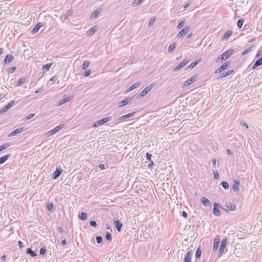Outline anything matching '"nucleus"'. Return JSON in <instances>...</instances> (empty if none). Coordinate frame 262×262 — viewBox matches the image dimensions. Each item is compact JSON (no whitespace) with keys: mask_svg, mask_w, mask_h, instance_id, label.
Segmentation results:
<instances>
[{"mask_svg":"<svg viewBox=\"0 0 262 262\" xmlns=\"http://www.w3.org/2000/svg\"><path fill=\"white\" fill-rule=\"evenodd\" d=\"M64 126V125L63 124H59V125L57 126L52 130L48 132L46 134V137H49L54 135L58 131H59L60 129H61L62 128H63Z\"/></svg>","mask_w":262,"mask_h":262,"instance_id":"obj_1","label":"nucleus"},{"mask_svg":"<svg viewBox=\"0 0 262 262\" xmlns=\"http://www.w3.org/2000/svg\"><path fill=\"white\" fill-rule=\"evenodd\" d=\"M233 53V50L231 49L228 50L223 54H222L219 57V60L221 61L225 60L228 59Z\"/></svg>","mask_w":262,"mask_h":262,"instance_id":"obj_2","label":"nucleus"},{"mask_svg":"<svg viewBox=\"0 0 262 262\" xmlns=\"http://www.w3.org/2000/svg\"><path fill=\"white\" fill-rule=\"evenodd\" d=\"M221 205L217 203H214L213 204V214L216 216H220L221 215V212L219 210L220 208H221Z\"/></svg>","mask_w":262,"mask_h":262,"instance_id":"obj_3","label":"nucleus"},{"mask_svg":"<svg viewBox=\"0 0 262 262\" xmlns=\"http://www.w3.org/2000/svg\"><path fill=\"white\" fill-rule=\"evenodd\" d=\"M196 79H197L196 75H194V76H192L191 78H190L189 79H188L187 80H186L184 82V83L183 84V87L186 88V87L188 86L194 82L196 80Z\"/></svg>","mask_w":262,"mask_h":262,"instance_id":"obj_4","label":"nucleus"},{"mask_svg":"<svg viewBox=\"0 0 262 262\" xmlns=\"http://www.w3.org/2000/svg\"><path fill=\"white\" fill-rule=\"evenodd\" d=\"M229 64V62L227 61L225 62L222 66L219 67L215 71V73H221L222 72H223L224 70L226 69L228 65Z\"/></svg>","mask_w":262,"mask_h":262,"instance_id":"obj_5","label":"nucleus"},{"mask_svg":"<svg viewBox=\"0 0 262 262\" xmlns=\"http://www.w3.org/2000/svg\"><path fill=\"white\" fill-rule=\"evenodd\" d=\"M227 244V239H223L221 242V244L220 246V248L219 250V253L220 255H221L224 252L225 248Z\"/></svg>","mask_w":262,"mask_h":262,"instance_id":"obj_6","label":"nucleus"},{"mask_svg":"<svg viewBox=\"0 0 262 262\" xmlns=\"http://www.w3.org/2000/svg\"><path fill=\"white\" fill-rule=\"evenodd\" d=\"M154 87V84H151L146 86L141 93L140 95L142 97L146 95Z\"/></svg>","mask_w":262,"mask_h":262,"instance_id":"obj_7","label":"nucleus"},{"mask_svg":"<svg viewBox=\"0 0 262 262\" xmlns=\"http://www.w3.org/2000/svg\"><path fill=\"white\" fill-rule=\"evenodd\" d=\"M220 243V238L219 236H217L215 237L213 243V251H216L219 246Z\"/></svg>","mask_w":262,"mask_h":262,"instance_id":"obj_8","label":"nucleus"},{"mask_svg":"<svg viewBox=\"0 0 262 262\" xmlns=\"http://www.w3.org/2000/svg\"><path fill=\"white\" fill-rule=\"evenodd\" d=\"M132 99V98L127 97L126 99H124L123 100L120 101L118 103V107H121L127 104H128Z\"/></svg>","mask_w":262,"mask_h":262,"instance_id":"obj_9","label":"nucleus"},{"mask_svg":"<svg viewBox=\"0 0 262 262\" xmlns=\"http://www.w3.org/2000/svg\"><path fill=\"white\" fill-rule=\"evenodd\" d=\"M189 30L188 27L184 28L177 35L178 38H181L183 37L184 35L186 34Z\"/></svg>","mask_w":262,"mask_h":262,"instance_id":"obj_10","label":"nucleus"},{"mask_svg":"<svg viewBox=\"0 0 262 262\" xmlns=\"http://www.w3.org/2000/svg\"><path fill=\"white\" fill-rule=\"evenodd\" d=\"M43 26V24L42 23H38L37 24L34 28L32 30L31 32L32 34L36 33L41 27Z\"/></svg>","mask_w":262,"mask_h":262,"instance_id":"obj_11","label":"nucleus"},{"mask_svg":"<svg viewBox=\"0 0 262 262\" xmlns=\"http://www.w3.org/2000/svg\"><path fill=\"white\" fill-rule=\"evenodd\" d=\"M193 255L192 251L188 252L184 257V262H191V258Z\"/></svg>","mask_w":262,"mask_h":262,"instance_id":"obj_12","label":"nucleus"},{"mask_svg":"<svg viewBox=\"0 0 262 262\" xmlns=\"http://www.w3.org/2000/svg\"><path fill=\"white\" fill-rule=\"evenodd\" d=\"M14 103L13 100L10 101L8 104H7L1 110V113H4L7 111Z\"/></svg>","mask_w":262,"mask_h":262,"instance_id":"obj_13","label":"nucleus"},{"mask_svg":"<svg viewBox=\"0 0 262 262\" xmlns=\"http://www.w3.org/2000/svg\"><path fill=\"white\" fill-rule=\"evenodd\" d=\"M201 202L202 203L204 206L206 207L210 206L211 205V202L205 197H203L201 199Z\"/></svg>","mask_w":262,"mask_h":262,"instance_id":"obj_14","label":"nucleus"},{"mask_svg":"<svg viewBox=\"0 0 262 262\" xmlns=\"http://www.w3.org/2000/svg\"><path fill=\"white\" fill-rule=\"evenodd\" d=\"M23 130V127L17 128L15 129V130H13L12 132H11L9 134L8 136L12 137V136H15L17 134L21 133Z\"/></svg>","mask_w":262,"mask_h":262,"instance_id":"obj_15","label":"nucleus"},{"mask_svg":"<svg viewBox=\"0 0 262 262\" xmlns=\"http://www.w3.org/2000/svg\"><path fill=\"white\" fill-rule=\"evenodd\" d=\"M62 170L60 168H57L55 170V171L53 176V178L54 179H57L59 177L62 173Z\"/></svg>","mask_w":262,"mask_h":262,"instance_id":"obj_16","label":"nucleus"},{"mask_svg":"<svg viewBox=\"0 0 262 262\" xmlns=\"http://www.w3.org/2000/svg\"><path fill=\"white\" fill-rule=\"evenodd\" d=\"M115 227L118 232H120L122 227V224L118 220H115L114 221Z\"/></svg>","mask_w":262,"mask_h":262,"instance_id":"obj_17","label":"nucleus"},{"mask_svg":"<svg viewBox=\"0 0 262 262\" xmlns=\"http://www.w3.org/2000/svg\"><path fill=\"white\" fill-rule=\"evenodd\" d=\"M14 58V57L11 54H8L4 60V62L5 64L9 63Z\"/></svg>","mask_w":262,"mask_h":262,"instance_id":"obj_18","label":"nucleus"},{"mask_svg":"<svg viewBox=\"0 0 262 262\" xmlns=\"http://www.w3.org/2000/svg\"><path fill=\"white\" fill-rule=\"evenodd\" d=\"M135 114V112H132V113H128L127 114H126L125 115H123L120 117H119L118 119V120H119V121H122L123 120H124L126 118H128L130 117H132Z\"/></svg>","mask_w":262,"mask_h":262,"instance_id":"obj_19","label":"nucleus"},{"mask_svg":"<svg viewBox=\"0 0 262 262\" xmlns=\"http://www.w3.org/2000/svg\"><path fill=\"white\" fill-rule=\"evenodd\" d=\"M101 9L97 8L91 14V18H95L97 17L99 14L101 12Z\"/></svg>","mask_w":262,"mask_h":262,"instance_id":"obj_20","label":"nucleus"},{"mask_svg":"<svg viewBox=\"0 0 262 262\" xmlns=\"http://www.w3.org/2000/svg\"><path fill=\"white\" fill-rule=\"evenodd\" d=\"M111 120V117H106L103 118L100 120L97 121V124L101 125L102 124L107 122L108 121Z\"/></svg>","mask_w":262,"mask_h":262,"instance_id":"obj_21","label":"nucleus"},{"mask_svg":"<svg viewBox=\"0 0 262 262\" xmlns=\"http://www.w3.org/2000/svg\"><path fill=\"white\" fill-rule=\"evenodd\" d=\"M140 82H137L134 83L131 86H130L126 91V92H130L131 91L136 89L140 85Z\"/></svg>","mask_w":262,"mask_h":262,"instance_id":"obj_22","label":"nucleus"},{"mask_svg":"<svg viewBox=\"0 0 262 262\" xmlns=\"http://www.w3.org/2000/svg\"><path fill=\"white\" fill-rule=\"evenodd\" d=\"M261 65H262V56L255 61L253 65V69H256Z\"/></svg>","mask_w":262,"mask_h":262,"instance_id":"obj_23","label":"nucleus"},{"mask_svg":"<svg viewBox=\"0 0 262 262\" xmlns=\"http://www.w3.org/2000/svg\"><path fill=\"white\" fill-rule=\"evenodd\" d=\"M10 154L5 155L0 158V164L4 163L10 157Z\"/></svg>","mask_w":262,"mask_h":262,"instance_id":"obj_24","label":"nucleus"},{"mask_svg":"<svg viewBox=\"0 0 262 262\" xmlns=\"http://www.w3.org/2000/svg\"><path fill=\"white\" fill-rule=\"evenodd\" d=\"M226 207L231 211L235 210L236 209V205L233 203H229L226 205Z\"/></svg>","mask_w":262,"mask_h":262,"instance_id":"obj_25","label":"nucleus"},{"mask_svg":"<svg viewBox=\"0 0 262 262\" xmlns=\"http://www.w3.org/2000/svg\"><path fill=\"white\" fill-rule=\"evenodd\" d=\"M233 72V70H230L226 72L223 73L220 75L219 78H223L224 77H226L227 76L229 75L230 74H232Z\"/></svg>","mask_w":262,"mask_h":262,"instance_id":"obj_26","label":"nucleus"},{"mask_svg":"<svg viewBox=\"0 0 262 262\" xmlns=\"http://www.w3.org/2000/svg\"><path fill=\"white\" fill-rule=\"evenodd\" d=\"M27 254H30L32 257H35L37 255L36 253L32 250L31 248H29L26 250Z\"/></svg>","mask_w":262,"mask_h":262,"instance_id":"obj_27","label":"nucleus"},{"mask_svg":"<svg viewBox=\"0 0 262 262\" xmlns=\"http://www.w3.org/2000/svg\"><path fill=\"white\" fill-rule=\"evenodd\" d=\"M199 60L192 62L188 66L186 67V70H187L189 69H192L194 68L196 66V64L199 63Z\"/></svg>","mask_w":262,"mask_h":262,"instance_id":"obj_28","label":"nucleus"},{"mask_svg":"<svg viewBox=\"0 0 262 262\" xmlns=\"http://www.w3.org/2000/svg\"><path fill=\"white\" fill-rule=\"evenodd\" d=\"M71 100L70 97H66L60 101V102L58 103V105H61L63 104L67 103V102Z\"/></svg>","mask_w":262,"mask_h":262,"instance_id":"obj_29","label":"nucleus"},{"mask_svg":"<svg viewBox=\"0 0 262 262\" xmlns=\"http://www.w3.org/2000/svg\"><path fill=\"white\" fill-rule=\"evenodd\" d=\"M26 80V78H24V77H23V78L19 79L18 80V82H17V84H16L17 86H19L21 85H22L25 82Z\"/></svg>","mask_w":262,"mask_h":262,"instance_id":"obj_30","label":"nucleus"},{"mask_svg":"<svg viewBox=\"0 0 262 262\" xmlns=\"http://www.w3.org/2000/svg\"><path fill=\"white\" fill-rule=\"evenodd\" d=\"M78 217L82 221L85 220L87 219V214L85 212H81L78 215Z\"/></svg>","mask_w":262,"mask_h":262,"instance_id":"obj_31","label":"nucleus"},{"mask_svg":"<svg viewBox=\"0 0 262 262\" xmlns=\"http://www.w3.org/2000/svg\"><path fill=\"white\" fill-rule=\"evenodd\" d=\"M201 256V248L199 247L197 248L195 254V257L196 259H199Z\"/></svg>","mask_w":262,"mask_h":262,"instance_id":"obj_32","label":"nucleus"},{"mask_svg":"<svg viewBox=\"0 0 262 262\" xmlns=\"http://www.w3.org/2000/svg\"><path fill=\"white\" fill-rule=\"evenodd\" d=\"M143 0H134L132 4L133 7H136L140 5Z\"/></svg>","mask_w":262,"mask_h":262,"instance_id":"obj_33","label":"nucleus"},{"mask_svg":"<svg viewBox=\"0 0 262 262\" xmlns=\"http://www.w3.org/2000/svg\"><path fill=\"white\" fill-rule=\"evenodd\" d=\"M232 34V32L231 31H227L223 36V39H227Z\"/></svg>","mask_w":262,"mask_h":262,"instance_id":"obj_34","label":"nucleus"},{"mask_svg":"<svg viewBox=\"0 0 262 262\" xmlns=\"http://www.w3.org/2000/svg\"><path fill=\"white\" fill-rule=\"evenodd\" d=\"M53 64V63H47L46 64H45L42 67V69L45 70L46 71H48L50 69L51 66Z\"/></svg>","mask_w":262,"mask_h":262,"instance_id":"obj_35","label":"nucleus"},{"mask_svg":"<svg viewBox=\"0 0 262 262\" xmlns=\"http://www.w3.org/2000/svg\"><path fill=\"white\" fill-rule=\"evenodd\" d=\"M176 43H171L168 47V52H172L174 49L176 48Z\"/></svg>","mask_w":262,"mask_h":262,"instance_id":"obj_36","label":"nucleus"},{"mask_svg":"<svg viewBox=\"0 0 262 262\" xmlns=\"http://www.w3.org/2000/svg\"><path fill=\"white\" fill-rule=\"evenodd\" d=\"M96 31V27L94 26L88 32V35H92L95 33V32Z\"/></svg>","mask_w":262,"mask_h":262,"instance_id":"obj_37","label":"nucleus"},{"mask_svg":"<svg viewBox=\"0 0 262 262\" xmlns=\"http://www.w3.org/2000/svg\"><path fill=\"white\" fill-rule=\"evenodd\" d=\"M253 50V48L251 47H250V48H248L247 49H246V50H245L243 52H242V55H245L246 54H247V53L251 52Z\"/></svg>","mask_w":262,"mask_h":262,"instance_id":"obj_38","label":"nucleus"},{"mask_svg":"<svg viewBox=\"0 0 262 262\" xmlns=\"http://www.w3.org/2000/svg\"><path fill=\"white\" fill-rule=\"evenodd\" d=\"M10 146V144L8 143H6L5 144H3L1 146H0V151H2L7 148H8Z\"/></svg>","mask_w":262,"mask_h":262,"instance_id":"obj_39","label":"nucleus"},{"mask_svg":"<svg viewBox=\"0 0 262 262\" xmlns=\"http://www.w3.org/2000/svg\"><path fill=\"white\" fill-rule=\"evenodd\" d=\"M221 185L225 189H228L229 187L228 183L226 181L222 182Z\"/></svg>","mask_w":262,"mask_h":262,"instance_id":"obj_40","label":"nucleus"},{"mask_svg":"<svg viewBox=\"0 0 262 262\" xmlns=\"http://www.w3.org/2000/svg\"><path fill=\"white\" fill-rule=\"evenodd\" d=\"M89 63L90 62L88 61H84L82 64V69L83 70L86 69L89 67Z\"/></svg>","mask_w":262,"mask_h":262,"instance_id":"obj_41","label":"nucleus"},{"mask_svg":"<svg viewBox=\"0 0 262 262\" xmlns=\"http://www.w3.org/2000/svg\"><path fill=\"white\" fill-rule=\"evenodd\" d=\"M184 67L182 62H181L178 66H177L176 68H174L173 71L177 72L179 71L182 67Z\"/></svg>","mask_w":262,"mask_h":262,"instance_id":"obj_42","label":"nucleus"},{"mask_svg":"<svg viewBox=\"0 0 262 262\" xmlns=\"http://www.w3.org/2000/svg\"><path fill=\"white\" fill-rule=\"evenodd\" d=\"M243 23L244 20L243 19H240L238 20L237 25L239 28H241L243 25Z\"/></svg>","mask_w":262,"mask_h":262,"instance_id":"obj_43","label":"nucleus"},{"mask_svg":"<svg viewBox=\"0 0 262 262\" xmlns=\"http://www.w3.org/2000/svg\"><path fill=\"white\" fill-rule=\"evenodd\" d=\"M185 20H181L178 24V25L177 26V28L178 29H181V28H182L185 24Z\"/></svg>","mask_w":262,"mask_h":262,"instance_id":"obj_44","label":"nucleus"},{"mask_svg":"<svg viewBox=\"0 0 262 262\" xmlns=\"http://www.w3.org/2000/svg\"><path fill=\"white\" fill-rule=\"evenodd\" d=\"M47 208H48V210L50 212H52L53 211V209H54L53 204L52 203L48 204L47 205Z\"/></svg>","mask_w":262,"mask_h":262,"instance_id":"obj_45","label":"nucleus"},{"mask_svg":"<svg viewBox=\"0 0 262 262\" xmlns=\"http://www.w3.org/2000/svg\"><path fill=\"white\" fill-rule=\"evenodd\" d=\"M105 238L107 241H112V235L110 232H106V235H105Z\"/></svg>","mask_w":262,"mask_h":262,"instance_id":"obj_46","label":"nucleus"},{"mask_svg":"<svg viewBox=\"0 0 262 262\" xmlns=\"http://www.w3.org/2000/svg\"><path fill=\"white\" fill-rule=\"evenodd\" d=\"M46 252V248L44 247H42L40 249V251H39V254L40 255H43Z\"/></svg>","mask_w":262,"mask_h":262,"instance_id":"obj_47","label":"nucleus"},{"mask_svg":"<svg viewBox=\"0 0 262 262\" xmlns=\"http://www.w3.org/2000/svg\"><path fill=\"white\" fill-rule=\"evenodd\" d=\"M96 242L98 244L101 243L102 242V237L101 236H97Z\"/></svg>","mask_w":262,"mask_h":262,"instance_id":"obj_48","label":"nucleus"},{"mask_svg":"<svg viewBox=\"0 0 262 262\" xmlns=\"http://www.w3.org/2000/svg\"><path fill=\"white\" fill-rule=\"evenodd\" d=\"M35 116V114H30L25 117V120H27L33 118Z\"/></svg>","mask_w":262,"mask_h":262,"instance_id":"obj_49","label":"nucleus"},{"mask_svg":"<svg viewBox=\"0 0 262 262\" xmlns=\"http://www.w3.org/2000/svg\"><path fill=\"white\" fill-rule=\"evenodd\" d=\"M232 189L234 191H239V188L238 187V185L236 184H233L232 186Z\"/></svg>","mask_w":262,"mask_h":262,"instance_id":"obj_50","label":"nucleus"},{"mask_svg":"<svg viewBox=\"0 0 262 262\" xmlns=\"http://www.w3.org/2000/svg\"><path fill=\"white\" fill-rule=\"evenodd\" d=\"M146 157L147 160H148L149 161L152 160H151V157H152L151 154H149L148 152H147L146 154Z\"/></svg>","mask_w":262,"mask_h":262,"instance_id":"obj_51","label":"nucleus"},{"mask_svg":"<svg viewBox=\"0 0 262 262\" xmlns=\"http://www.w3.org/2000/svg\"><path fill=\"white\" fill-rule=\"evenodd\" d=\"M90 74H91L90 70H86L84 72V73L83 74V76L88 77L90 75Z\"/></svg>","mask_w":262,"mask_h":262,"instance_id":"obj_52","label":"nucleus"},{"mask_svg":"<svg viewBox=\"0 0 262 262\" xmlns=\"http://www.w3.org/2000/svg\"><path fill=\"white\" fill-rule=\"evenodd\" d=\"M240 124H241V125H242L243 126H244V127H246L247 128H248V124H247V123H246V122H245V121H240Z\"/></svg>","mask_w":262,"mask_h":262,"instance_id":"obj_53","label":"nucleus"},{"mask_svg":"<svg viewBox=\"0 0 262 262\" xmlns=\"http://www.w3.org/2000/svg\"><path fill=\"white\" fill-rule=\"evenodd\" d=\"M16 70V67L15 66H13V67H11L9 70V73H13L14 72V71H15Z\"/></svg>","mask_w":262,"mask_h":262,"instance_id":"obj_54","label":"nucleus"},{"mask_svg":"<svg viewBox=\"0 0 262 262\" xmlns=\"http://www.w3.org/2000/svg\"><path fill=\"white\" fill-rule=\"evenodd\" d=\"M155 19H156L155 18H153V17L151 18L149 22L148 26H151L154 24V23L155 21Z\"/></svg>","mask_w":262,"mask_h":262,"instance_id":"obj_55","label":"nucleus"},{"mask_svg":"<svg viewBox=\"0 0 262 262\" xmlns=\"http://www.w3.org/2000/svg\"><path fill=\"white\" fill-rule=\"evenodd\" d=\"M90 225L91 226L95 227L97 224L96 221H90Z\"/></svg>","mask_w":262,"mask_h":262,"instance_id":"obj_56","label":"nucleus"},{"mask_svg":"<svg viewBox=\"0 0 262 262\" xmlns=\"http://www.w3.org/2000/svg\"><path fill=\"white\" fill-rule=\"evenodd\" d=\"M213 176H214V178L215 179H217L219 178V174L217 171H214Z\"/></svg>","mask_w":262,"mask_h":262,"instance_id":"obj_57","label":"nucleus"},{"mask_svg":"<svg viewBox=\"0 0 262 262\" xmlns=\"http://www.w3.org/2000/svg\"><path fill=\"white\" fill-rule=\"evenodd\" d=\"M18 244L19 247L20 249H22V248H23L24 247V244H23V243L21 241H19L18 242Z\"/></svg>","mask_w":262,"mask_h":262,"instance_id":"obj_58","label":"nucleus"},{"mask_svg":"<svg viewBox=\"0 0 262 262\" xmlns=\"http://www.w3.org/2000/svg\"><path fill=\"white\" fill-rule=\"evenodd\" d=\"M182 215L185 219H187L188 217V214L186 211H182Z\"/></svg>","mask_w":262,"mask_h":262,"instance_id":"obj_59","label":"nucleus"},{"mask_svg":"<svg viewBox=\"0 0 262 262\" xmlns=\"http://www.w3.org/2000/svg\"><path fill=\"white\" fill-rule=\"evenodd\" d=\"M150 161V163L148 165V167L149 168H151L153 166V165H154V163L152 160H151V161Z\"/></svg>","mask_w":262,"mask_h":262,"instance_id":"obj_60","label":"nucleus"},{"mask_svg":"<svg viewBox=\"0 0 262 262\" xmlns=\"http://www.w3.org/2000/svg\"><path fill=\"white\" fill-rule=\"evenodd\" d=\"M99 168L101 169H104L105 168V166L104 164H101L99 165Z\"/></svg>","mask_w":262,"mask_h":262,"instance_id":"obj_61","label":"nucleus"},{"mask_svg":"<svg viewBox=\"0 0 262 262\" xmlns=\"http://www.w3.org/2000/svg\"><path fill=\"white\" fill-rule=\"evenodd\" d=\"M43 91V88H40L35 91V93H38Z\"/></svg>","mask_w":262,"mask_h":262,"instance_id":"obj_62","label":"nucleus"},{"mask_svg":"<svg viewBox=\"0 0 262 262\" xmlns=\"http://www.w3.org/2000/svg\"><path fill=\"white\" fill-rule=\"evenodd\" d=\"M67 244V241H66V239H63L62 241H61V245L62 246H64L66 245Z\"/></svg>","mask_w":262,"mask_h":262,"instance_id":"obj_63","label":"nucleus"},{"mask_svg":"<svg viewBox=\"0 0 262 262\" xmlns=\"http://www.w3.org/2000/svg\"><path fill=\"white\" fill-rule=\"evenodd\" d=\"M227 153L228 155H232V152L230 149H227Z\"/></svg>","mask_w":262,"mask_h":262,"instance_id":"obj_64","label":"nucleus"}]
</instances>
